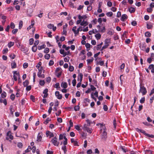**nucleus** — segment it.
Here are the masks:
<instances>
[{
    "label": "nucleus",
    "instance_id": "44",
    "mask_svg": "<svg viewBox=\"0 0 154 154\" xmlns=\"http://www.w3.org/2000/svg\"><path fill=\"white\" fill-rule=\"evenodd\" d=\"M28 66V64L27 63H25L23 65V66L24 68L26 69Z\"/></svg>",
    "mask_w": 154,
    "mask_h": 154
},
{
    "label": "nucleus",
    "instance_id": "54",
    "mask_svg": "<svg viewBox=\"0 0 154 154\" xmlns=\"http://www.w3.org/2000/svg\"><path fill=\"white\" fill-rule=\"evenodd\" d=\"M50 29H51L53 27H54V26L53 24H48V25L47 26Z\"/></svg>",
    "mask_w": 154,
    "mask_h": 154
},
{
    "label": "nucleus",
    "instance_id": "28",
    "mask_svg": "<svg viewBox=\"0 0 154 154\" xmlns=\"http://www.w3.org/2000/svg\"><path fill=\"white\" fill-rule=\"evenodd\" d=\"M45 47V45L44 44L43 45H42L38 46V49L39 50H40L42 49L43 48H44Z\"/></svg>",
    "mask_w": 154,
    "mask_h": 154
},
{
    "label": "nucleus",
    "instance_id": "15",
    "mask_svg": "<svg viewBox=\"0 0 154 154\" xmlns=\"http://www.w3.org/2000/svg\"><path fill=\"white\" fill-rule=\"evenodd\" d=\"M11 67L12 69L15 68H16L17 64L14 61H13L11 63Z\"/></svg>",
    "mask_w": 154,
    "mask_h": 154
},
{
    "label": "nucleus",
    "instance_id": "62",
    "mask_svg": "<svg viewBox=\"0 0 154 154\" xmlns=\"http://www.w3.org/2000/svg\"><path fill=\"white\" fill-rule=\"evenodd\" d=\"M32 152L33 153H34L35 152L36 149V147L35 146H34L32 147Z\"/></svg>",
    "mask_w": 154,
    "mask_h": 154
},
{
    "label": "nucleus",
    "instance_id": "32",
    "mask_svg": "<svg viewBox=\"0 0 154 154\" xmlns=\"http://www.w3.org/2000/svg\"><path fill=\"white\" fill-rule=\"evenodd\" d=\"M31 149V147L30 146H29L27 149L25 150V152L26 153L29 152Z\"/></svg>",
    "mask_w": 154,
    "mask_h": 154
},
{
    "label": "nucleus",
    "instance_id": "45",
    "mask_svg": "<svg viewBox=\"0 0 154 154\" xmlns=\"http://www.w3.org/2000/svg\"><path fill=\"white\" fill-rule=\"evenodd\" d=\"M74 70V67L72 66H70L69 67V70L70 72H72Z\"/></svg>",
    "mask_w": 154,
    "mask_h": 154
},
{
    "label": "nucleus",
    "instance_id": "51",
    "mask_svg": "<svg viewBox=\"0 0 154 154\" xmlns=\"http://www.w3.org/2000/svg\"><path fill=\"white\" fill-rule=\"evenodd\" d=\"M18 31V29H14L12 31V33L14 34H16Z\"/></svg>",
    "mask_w": 154,
    "mask_h": 154
},
{
    "label": "nucleus",
    "instance_id": "7",
    "mask_svg": "<svg viewBox=\"0 0 154 154\" xmlns=\"http://www.w3.org/2000/svg\"><path fill=\"white\" fill-rule=\"evenodd\" d=\"M7 136L9 137L8 138V137H6V140H8L9 138L11 140H13L14 139L13 136L11 134V131H9L7 133Z\"/></svg>",
    "mask_w": 154,
    "mask_h": 154
},
{
    "label": "nucleus",
    "instance_id": "23",
    "mask_svg": "<svg viewBox=\"0 0 154 154\" xmlns=\"http://www.w3.org/2000/svg\"><path fill=\"white\" fill-rule=\"evenodd\" d=\"M14 45V43L13 42H10L8 43V45L9 48H10L11 47L13 46Z\"/></svg>",
    "mask_w": 154,
    "mask_h": 154
},
{
    "label": "nucleus",
    "instance_id": "18",
    "mask_svg": "<svg viewBox=\"0 0 154 154\" xmlns=\"http://www.w3.org/2000/svg\"><path fill=\"white\" fill-rule=\"evenodd\" d=\"M42 137L40 134L39 133L38 134L37 141H40L41 140Z\"/></svg>",
    "mask_w": 154,
    "mask_h": 154
},
{
    "label": "nucleus",
    "instance_id": "49",
    "mask_svg": "<svg viewBox=\"0 0 154 154\" xmlns=\"http://www.w3.org/2000/svg\"><path fill=\"white\" fill-rule=\"evenodd\" d=\"M49 51V50L48 48H46L44 50V52L45 54L48 53Z\"/></svg>",
    "mask_w": 154,
    "mask_h": 154
},
{
    "label": "nucleus",
    "instance_id": "14",
    "mask_svg": "<svg viewBox=\"0 0 154 154\" xmlns=\"http://www.w3.org/2000/svg\"><path fill=\"white\" fill-rule=\"evenodd\" d=\"M61 87L64 88H67L68 85L66 82H62L61 84Z\"/></svg>",
    "mask_w": 154,
    "mask_h": 154
},
{
    "label": "nucleus",
    "instance_id": "42",
    "mask_svg": "<svg viewBox=\"0 0 154 154\" xmlns=\"http://www.w3.org/2000/svg\"><path fill=\"white\" fill-rule=\"evenodd\" d=\"M146 26L147 28L148 29H150L152 28L153 27L152 25L150 24H147Z\"/></svg>",
    "mask_w": 154,
    "mask_h": 154
},
{
    "label": "nucleus",
    "instance_id": "19",
    "mask_svg": "<svg viewBox=\"0 0 154 154\" xmlns=\"http://www.w3.org/2000/svg\"><path fill=\"white\" fill-rule=\"evenodd\" d=\"M79 78H80V81H81V82H82L83 78V74L82 73H80L79 74V75L78 76V81L79 80Z\"/></svg>",
    "mask_w": 154,
    "mask_h": 154
},
{
    "label": "nucleus",
    "instance_id": "56",
    "mask_svg": "<svg viewBox=\"0 0 154 154\" xmlns=\"http://www.w3.org/2000/svg\"><path fill=\"white\" fill-rule=\"evenodd\" d=\"M9 57L11 59H13L15 58V56L14 54H11L9 55Z\"/></svg>",
    "mask_w": 154,
    "mask_h": 154
},
{
    "label": "nucleus",
    "instance_id": "17",
    "mask_svg": "<svg viewBox=\"0 0 154 154\" xmlns=\"http://www.w3.org/2000/svg\"><path fill=\"white\" fill-rule=\"evenodd\" d=\"M88 24V23L86 21H85L84 20H83L82 22L81 21V23L80 25L81 26H85L87 25Z\"/></svg>",
    "mask_w": 154,
    "mask_h": 154
},
{
    "label": "nucleus",
    "instance_id": "43",
    "mask_svg": "<svg viewBox=\"0 0 154 154\" xmlns=\"http://www.w3.org/2000/svg\"><path fill=\"white\" fill-rule=\"evenodd\" d=\"M63 34L65 35H66L67 34V31L66 29H65V27H63Z\"/></svg>",
    "mask_w": 154,
    "mask_h": 154
},
{
    "label": "nucleus",
    "instance_id": "22",
    "mask_svg": "<svg viewBox=\"0 0 154 154\" xmlns=\"http://www.w3.org/2000/svg\"><path fill=\"white\" fill-rule=\"evenodd\" d=\"M113 81H111L109 84V88L112 90H114L113 84Z\"/></svg>",
    "mask_w": 154,
    "mask_h": 154
},
{
    "label": "nucleus",
    "instance_id": "12",
    "mask_svg": "<svg viewBox=\"0 0 154 154\" xmlns=\"http://www.w3.org/2000/svg\"><path fill=\"white\" fill-rule=\"evenodd\" d=\"M128 18L126 14H123L121 18V20L122 21H125Z\"/></svg>",
    "mask_w": 154,
    "mask_h": 154
},
{
    "label": "nucleus",
    "instance_id": "5",
    "mask_svg": "<svg viewBox=\"0 0 154 154\" xmlns=\"http://www.w3.org/2000/svg\"><path fill=\"white\" fill-rule=\"evenodd\" d=\"M84 128L83 129L84 130H85L87 132L91 134L92 132V129L91 128H90L87 126V125L86 124H85L84 125Z\"/></svg>",
    "mask_w": 154,
    "mask_h": 154
},
{
    "label": "nucleus",
    "instance_id": "47",
    "mask_svg": "<svg viewBox=\"0 0 154 154\" xmlns=\"http://www.w3.org/2000/svg\"><path fill=\"white\" fill-rule=\"evenodd\" d=\"M15 95L14 94H12L10 96L11 99L13 101L15 99Z\"/></svg>",
    "mask_w": 154,
    "mask_h": 154
},
{
    "label": "nucleus",
    "instance_id": "37",
    "mask_svg": "<svg viewBox=\"0 0 154 154\" xmlns=\"http://www.w3.org/2000/svg\"><path fill=\"white\" fill-rule=\"evenodd\" d=\"M45 83L44 80H40L39 81V84L41 86H43Z\"/></svg>",
    "mask_w": 154,
    "mask_h": 154
},
{
    "label": "nucleus",
    "instance_id": "33",
    "mask_svg": "<svg viewBox=\"0 0 154 154\" xmlns=\"http://www.w3.org/2000/svg\"><path fill=\"white\" fill-rule=\"evenodd\" d=\"M34 41V39L33 38H31L29 40V44L30 45H32L33 44Z\"/></svg>",
    "mask_w": 154,
    "mask_h": 154
},
{
    "label": "nucleus",
    "instance_id": "52",
    "mask_svg": "<svg viewBox=\"0 0 154 154\" xmlns=\"http://www.w3.org/2000/svg\"><path fill=\"white\" fill-rule=\"evenodd\" d=\"M8 49L7 48H5L2 51V53L3 54H5L8 52Z\"/></svg>",
    "mask_w": 154,
    "mask_h": 154
},
{
    "label": "nucleus",
    "instance_id": "35",
    "mask_svg": "<svg viewBox=\"0 0 154 154\" xmlns=\"http://www.w3.org/2000/svg\"><path fill=\"white\" fill-rule=\"evenodd\" d=\"M23 144L21 142L18 143L17 144V146L20 148H22L23 147Z\"/></svg>",
    "mask_w": 154,
    "mask_h": 154
},
{
    "label": "nucleus",
    "instance_id": "46",
    "mask_svg": "<svg viewBox=\"0 0 154 154\" xmlns=\"http://www.w3.org/2000/svg\"><path fill=\"white\" fill-rule=\"evenodd\" d=\"M31 85L27 86H26V90L27 91H30L31 89Z\"/></svg>",
    "mask_w": 154,
    "mask_h": 154
},
{
    "label": "nucleus",
    "instance_id": "59",
    "mask_svg": "<svg viewBox=\"0 0 154 154\" xmlns=\"http://www.w3.org/2000/svg\"><path fill=\"white\" fill-rule=\"evenodd\" d=\"M55 88H60V84L59 83H57L55 84Z\"/></svg>",
    "mask_w": 154,
    "mask_h": 154
},
{
    "label": "nucleus",
    "instance_id": "48",
    "mask_svg": "<svg viewBox=\"0 0 154 154\" xmlns=\"http://www.w3.org/2000/svg\"><path fill=\"white\" fill-rule=\"evenodd\" d=\"M80 109V106H75L74 107V110L75 111H78Z\"/></svg>",
    "mask_w": 154,
    "mask_h": 154
},
{
    "label": "nucleus",
    "instance_id": "55",
    "mask_svg": "<svg viewBox=\"0 0 154 154\" xmlns=\"http://www.w3.org/2000/svg\"><path fill=\"white\" fill-rule=\"evenodd\" d=\"M145 100V98L144 97H143L140 100V102L141 103H143L144 102Z\"/></svg>",
    "mask_w": 154,
    "mask_h": 154
},
{
    "label": "nucleus",
    "instance_id": "36",
    "mask_svg": "<svg viewBox=\"0 0 154 154\" xmlns=\"http://www.w3.org/2000/svg\"><path fill=\"white\" fill-rule=\"evenodd\" d=\"M93 60H94V58H93V57H91V59H87V61L88 64L90 63H91L92 62Z\"/></svg>",
    "mask_w": 154,
    "mask_h": 154
},
{
    "label": "nucleus",
    "instance_id": "24",
    "mask_svg": "<svg viewBox=\"0 0 154 154\" xmlns=\"http://www.w3.org/2000/svg\"><path fill=\"white\" fill-rule=\"evenodd\" d=\"M135 10V9L133 7H131L129 9V11L131 13L134 12Z\"/></svg>",
    "mask_w": 154,
    "mask_h": 154
},
{
    "label": "nucleus",
    "instance_id": "21",
    "mask_svg": "<svg viewBox=\"0 0 154 154\" xmlns=\"http://www.w3.org/2000/svg\"><path fill=\"white\" fill-rule=\"evenodd\" d=\"M82 31V27L81 26H80L77 29V30L76 31V32H75V34H78L79 33V31Z\"/></svg>",
    "mask_w": 154,
    "mask_h": 154
},
{
    "label": "nucleus",
    "instance_id": "2",
    "mask_svg": "<svg viewBox=\"0 0 154 154\" xmlns=\"http://www.w3.org/2000/svg\"><path fill=\"white\" fill-rule=\"evenodd\" d=\"M139 93H142L143 95H145L147 93V91L146 88L141 84L140 85V89Z\"/></svg>",
    "mask_w": 154,
    "mask_h": 154
},
{
    "label": "nucleus",
    "instance_id": "1",
    "mask_svg": "<svg viewBox=\"0 0 154 154\" xmlns=\"http://www.w3.org/2000/svg\"><path fill=\"white\" fill-rule=\"evenodd\" d=\"M96 125L99 126L100 125V131L101 132L100 138L102 141L105 142L106 141V130L105 124L103 125L102 123H98Z\"/></svg>",
    "mask_w": 154,
    "mask_h": 154
},
{
    "label": "nucleus",
    "instance_id": "39",
    "mask_svg": "<svg viewBox=\"0 0 154 154\" xmlns=\"http://www.w3.org/2000/svg\"><path fill=\"white\" fill-rule=\"evenodd\" d=\"M44 57L45 59L48 60L50 59V55L49 54H46L45 55Z\"/></svg>",
    "mask_w": 154,
    "mask_h": 154
},
{
    "label": "nucleus",
    "instance_id": "10",
    "mask_svg": "<svg viewBox=\"0 0 154 154\" xmlns=\"http://www.w3.org/2000/svg\"><path fill=\"white\" fill-rule=\"evenodd\" d=\"M48 89L47 88L45 89L44 90L43 93L44 94L43 97L44 98H46L47 97L48 95Z\"/></svg>",
    "mask_w": 154,
    "mask_h": 154
},
{
    "label": "nucleus",
    "instance_id": "58",
    "mask_svg": "<svg viewBox=\"0 0 154 154\" xmlns=\"http://www.w3.org/2000/svg\"><path fill=\"white\" fill-rule=\"evenodd\" d=\"M152 11V9L151 8H148L147 9V11L149 13H151Z\"/></svg>",
    "mask_w": 154,
    "mask_h": 154
},
{
    "label": "nucleus",
    "instance_id": "16",
    "mask_svg": "<svg viewBox=\"0 0 154 154\" xmlns=\"http://www.w3.org/2000/svg\"><path fill=\"white\" fill-rule=\"evenodd\" d=\"M60 52L61 54L63 55V57L67 55V54H66V53H65L64 50L63 49H61L60 51Z\"/></svg>",
    "mask_w": 154,
    "mask_h": 154
},
{
    "label": "nucleus",
    "instance_id": "38",
    "mask_svg": "<svg viewBox=\"0 0 154 154\" xmlns=\"http://www.w3.org/2000/svg\"><path fill=\"white\" fill-rule=\"evenodd\" d=\"M10 26L12 29H14L15 27V25L13 22H11V23Z\"/></svg>",
    "mask_w": 154,
    "mask_h": 154
},
{
    "label": "nucleus",
    "instance_id": "53",
    "mask_svg": "<svg viewBox=\"0 0 154 154\" xmlns=\"http://www.w3.org/2000/svg\"><path fill=\"white\" fill-rule=\"evenodd\" d=\"M113 125L114 129H115L116 127V120L115 119H114V120H113Z\"/></svg>",
    "mask_w": 154,
    "mask_h": 154
},
{
    "label": "nucleus",
    "instance_id": "41",
    "mask_svg": "<svg viewBox=\"0 0 154 154\" xmlns=\"http://www.w3.org/2000/svg\"><path fill=\"white\" fill-rule=\"evenodd\" d=\"M62 149L63 150L64 153H66V146H64L62 147Z\"/></svg>",
    "mask_w": 154,
    "mask_h": 154
},
{
    "label": "nucleus",
    "instance_id": "40",
    "mask_svg": "<svg viewBox=\"0 0 154 154\" xmlns=\"http://www.w3.org/2000/svg\"><path fill=\"white\" fill-rule=\"evenodd\" d=\"M51 121V119H49V118H48L44 122V123L45 124H47L49 122Z\"/></svg>",
    "mask_w": 154,
    "mask_h": 154
},
{
    "label": "nucleus",
    "instance_id": "31",
    "mask_svg": "<svg viewBox=\"0 0 154 154\" xmlns=\"http://www.w3.org/2000/svg\"><path fill=\"white\" fill-rule=\"evenodd\" d=\"M23 22L22 20H20L19 22V29H20L23 26Z\"/></svg>",
    "mask_w": 154,
    "mask_h": 154
},
{
    "label": "nucleus",
    "instance_id": "57",
    "mask_svg": "<svg viewBox=\"0 0 154 154\" xmlns=\"http://www.w3.org/2000/svg\"><path fill=\"white\" fill-rule=\"evenodd\" d=\"M69 57H65L64 58V60L65 62H68L69 61Z\"/></svg>",
    "mask_w": 154,
    "mask_h": 154
},
{
    "label": "nucleus",
    "instance_id": "26",
    "mask_svg": "<svg viewBox=\"0 0 154 154\" xmlns=\"http://www.w3.org/2000/svg\"><path fill=\"white\" fill-rule=\"evenodd\" d=\"M6 95L7 94L4 91V92H3L1 94V97H2V98H4L6 97Z\"/></svg>",
    "mask_w": 154,
    "mask_h": 154
},
{
    "label": "nucleus",
    "instance_id": "3",
    "mask_svg": "<svg viewBox=\"0 0 154 154\" xmlns=\"http://www.w3.org/2000/svg\"><path fill=\"white\" fill-rule=\"evenodd\" d=\"M54 146H58L59 144V143L57 141V138L55 137L52 138L51 141Z\"/></svg>",
    "mask_w": 154,
    "mask_h": 154
},
{
    "label": "nucleus",
    "instance_id": "50",
    "mask_svg": "<svg viewBox=\"0 0 154 154\" xmlns=\"http://www.w3.org/2000/svg\"><path fill=\"white\" fill-rule=\"evenodd\" d=\"M76 80L75 79H74L72 82V85L73 86H75L76 84Z\"/></svg>",
    "mask_w": 154,
    "mask_h": 154
},
{
    "label": "nucleus",
    "instance_id": "13",
    "mask_svg": "<svg viewBox=\"0 0 154 154\" xmlns=\"http://www.w3.org/2000/svg\"><path fill=\"white\" fill-rule=\"evenodd\" d=\"M114 30L112 29H110L109 30H108V31L107 33L108 35H111L114 34Z\"/></svg>",
    "mask_w": 154,
    "mask_h": 154
},
{
    "label": "nucleus",
    "instance_id": "20",
    "mask_svg": "<svg viewBox=\"0 0 154 154\" xmlns=\"http://www.w3.org/2000/svg\"><path fill=\"white\" fill-rule=\"evenodd\" d=\"M29 82L28 80H26L23 83V85L24 87H26L29 84Z\"/></svg>",
    "mask_w": 154,
    "mask_h": 154
},
{
    "label": "nucleus",
    "instance_id": "60",
    "mask_svg": "<svg viewBox=\"0 0 154 154\" xmlns=\"http://www.w3.org/2000/svg\"><path fill=\"white\" fill-rule=\"evenodd\" d=\"M145 136H146L147 137H151V138H153L154 137V136L153 135L149 134H147V133L146 134Z\"/></svg>",
    "mask_w": 154,
    "mask_h": 154
},
{
    "label": "nucleus",
    "instance_id": "34",
    "mask_svg": "<svg viewBox=\"0 0 154 154\" xmlns=\"http://www.w3.org/2000/svg\"><path fill=\"white\" fill-rule=\"evenodd\" d=\"M145 35L146 37H148L151 36V34L149 32H147L145 33Z\"/></svg>",
    "mask_w": 154,
    "mask_h": 154
},
{
    "label": "nucleus",
    "instance_id": "63",
    "mask_svg": "<svg viewBox=\"0 0 154 154\" xmlns=\"http://www.w3.org/2000/svg\"><path fill=\"white\" fill-rule=\"evenodd\" d=\"M54 64V61L52 60H50L49 63V66H51Z\"/></svg>",
    "mask_w": 154,
    "mask_h": 154
},
{
    "label": "nucleus",
    "instance_id": "25",
    "mask_svg": "<svg viewBox=\"0 0 154 154\" xmlns=\"http://www.w3.org/2000/svg\"><path fill=\"white\" fill-rule=\"evenodd\" d=\"M32 50L33 52H35L37 50V46H35L34 45H33L32 48Z\"/></svg>",
    "mask_w": 154,
    "mask_h": 154
},
{
    "label": "nucleus",
    "instance_id": "27",
    "mask_svg": "<svg viewBox=\"0 0 154 154\" xmlns=\"http://www.w3.org/2000/svg\"><path fill=\"white\" fill-rule=\"evenodd\" d=\"M95 36L97 40L100 39L101 38V35L100 33L97 34Z\"/></svg>",
    "mask_w": 154,
    "mask_h": 154
},
{
    "label": "nucleus",
    "instance_id": "29",
    "mask_svg": "<svg viewBox=\"0 0 154 154\" xmlns=\"http://www.w3.org/2000/svg\"><path fill=\"white\" fill-rule=\"evenodd\" d=\"M113 15V13L112 12L106 13V16L108 17H111Z\"/></svg>",
    "mask_w": 154,
    "mask_h": 154
},
{
    "label": "nucleus",
    "instance_id": "61",
    "mask_svg": "<svg viewBox=\"0 0 154 154\" xmlns=\"http://www.w3.org/2000/svg\"><path fill=\"white\" fill-rule=\"evenodd\" d=\"M51 78L50 77H48L46 78V81L48 83H49L51 82Z\"/></svg>",
    "mask_w": 154,
    "mask_h": 154
},
{
    "label": "nucleus",
    "instance_id": "11",
    "mask_svg": "<svg viewBox=\"0 0 154 154\" xmlns=\"http://www.w3.org/2000/svg\"><path fill=\"white\" fill-rule=\"evenodd\" d=\"M9 109L10 110V112L11 114V115H13L14 114V107L13 105H11L10 106Z\"/></svg>",
    "mask_w": 154,
    "mask_h": 154
},
{
    "label": "nucleus",
    "instance_id": "64",
    "mask_svg": "<svg viewBox=\"0 0 154 154\" xmlns=\"http://www.w3.org/2000/svg\"><path fill=\"white\" fill-rule=\"evenodd\" d=\"M30 99L31 100H32V101L33 102H35V97L33 95H31L30 96Z\"/></svg>",
    "mask_w": 154,
    "mask_h": 154
},
{
    "label": "nucleus",
    "instance_id": "9",
    "mask_svg": "<svg viewBox=\"0 0 154 154\" xmlns=\"http://www.w3.org/2000/svg\"><path fill=\"white\" fill-rule=\"evenodd\" d=\"M55 95L58 99H61L62 98V95L60 94L58 91H57L55 92Z\"/></svg>",
    "mask_w": 154,
    "mask_h": 154
},
{
    "label": "nucleus",
    "instance_id": "6",
    "mask_svg": "<svg viewBox=\"0 0 154 154\" xmlns=\"http://www.w3.org/2000/svg\"><path fill=\"white\" fill-rule=\"evenodd\" d=\"M42 67H41L40 69H38V72L37 73V75L38 77L39 78H45V75L44 74H42Z\"/></svg>",
    "mask_w": 154,
    "mask_h": 154
},
{
    "label": "nucleus",
    "instance_id": "8",
    "mask_svg": "<svg viewBox=\"0 0 154 154\" xmlns=\"http://www.w3.org/2000/svg\"><path fill=\"white\" fill-rule=\"evenodd\" d=\"M46 134L47 137L49 136V137L50 138L54 137L53 134L49 131H46Z\"/></svg>",
    "mask_w": 154,
    "mask_h": 154
},
{
    "label": "nucleus",
    "instance_id": "4",
    "mask_svg": "<svg viewBox=\"0 0 154 154\" xmlns=\"http://www.w3.org/2000/svg\"><path fill=\"white\" fill-rule=\"evenodd\" d=\"M14 74L13 78L15 81H17V76L18 78L20 77V75L18 72H17V71H14L13 72Z\"/></svg>",
    "mask_w": 154,
    "mask_h": 154
},
{
    "label": "nucleus",
    "instance_id": "30",
    "mask_svg": "<svg viewBox=\"0 0 154 154\" xmlns=\"http://www.w3.org/2000/svg\"><path fill=\"white\" fill-rule=\"evenodd\" d=\"M55 74L58 78H59L61 75V71L55 72Z\"/></svg>",
    "mask_w": 154,
    "mask_h": 154
}]
</instances>
